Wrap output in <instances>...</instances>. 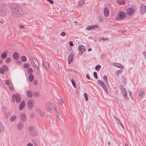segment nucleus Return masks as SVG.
I'll use <instances>...</instances> for the list:
<instances>
[{"instance_id": "obj_1", "label": "nucleus", "mask_w": 146, "mask_h": 146, "mask_svg": "<svg viewBox=\"0 0 146 146\" xmlns=\"http://www.w3.org/2000/svg\"><path fill=\"white\" fill-rule=\"evenodd\" d=\"M11 12L15 18H19L23 14V11L18 5H15L11 7Z\"/></svg>"}, {"instance_id": "obj_2", "label": "nucleus", "mask_w": 146, "mask_h": 146, "mask_svg": "<svg viewBox=\"0 0 146 146\" xmlns=\"http://www.w3.org/2000/svg\"><path fill=\"white\" fill-rule=\"evenodd\" d=\"M30 135L32 137H35L37 135V131L35 127L33 126H29L28 128Z\"/></svg>"}, {"instance_id": "obj_3", "label": "nucleus", "mask_w": 146, "mask_h": 146, "mask_svg": "<svg viewBox=\"0 0 146 146\" xmlns=\"http://www.w3.org/2000/svg\"><path fill=\"white\" fill-rule=\"evenodd\" d=\"M12 102H15V101L17 103H19L21 102V97L20 95L18 94H12Z\"/></svg>"}, {"instance_id": "obj_4", "label": "nucleus", "mask_w": 146, "mask_h": 146, "mask_svg": "<svg viewBox=\"0 0 146 146\" xmlns=\"http://www.w3.org/2000/svg\"><path fill=\"white\" fill-rule=\"evenodd\" d=\"M125 16L126 14L124 12L122 11H119L115 19L117 21H121L123 19Z\"/></svg>"}, {"instance_id": "obj_5", "label": "nucleus", "mask_w": 146, "mask_h": 146, "mask_svg": "<svg viewBox=\"0 0 146 146\" xmlns=\"http://www.w3.org/2000/svg\"><path fill=\"white\" fill-rule=\"evenodd\" d=\"M119 87L125 99L128 100V98L127 94V91L125 89L124 87L122 85H120L119 86Z\"/></svg>"}, {"instance_id": "obj_6", "label": "nucleus", "mask_w": 146, "mask_h": 146, "mask_svg": "<svg viewBox=\"0 0 146 146\" xmlns=\"http://www.w3.org/2000/svg\"><path fill=\"white\" fill-rule=\"evenodd\" d=\"M32 60L35 65V66L37 69V74H38L39 72V65L37 60L35 58H32Z\"/></svg>"}, {"instance_id": "obj_7", "label": "nucleus", "mask_w": 146, "mask_h": 146, "mask_svg": "<svg viewBox=\"0 0 146 146\" xmlns=\"http://www.w3.org/2000/svg\"><path fill=\"white\" fill-rule=\"evenodd\" d=\"M46 110L49 112H51L53 110H55L56 112V107L52 104H49L47 107Z\"/></svg>"}, {"instance_id": "obj_8", "label": "nucleus", "mask_w": 146, "mask_h": 146, "mask_svg": "<svg viewBox=\"0 0 146 146\" xmlns=\"http://www.w3.org/2000/svg\"><path fill=\"white\" fill-rule=\"evenodd\" d=\"M98 82L102 86L106 92V93H107L108 91L107 88L104 82L100 80H98Z\"/></svg>"}, {"instance_id": "obj_9", "label": "nucleus", "mask_w": 146, "mask_h": 146, "mask_svg": "<svg viewBox=\"0 0 146 146\" xmlns=\"http://www.w3.org/2000/svg\"><path fill=\"white\" fill-rule=\"evenodd\" d=\"M134 13V10L132 8H128L126 10V13L129 16H131Z\"/></svg>"}, {"instance_id": "obj_10", "label": "nucleus", "mask_w": 146, "mask_h": 146, "mask_svg": "<svg viewBox=\"0 0 146 146\" xmlns=\"http://www.w3.org/2000/svg\"><path fill=\"white\" fill-rule=\"evenodd\" d=\"M34 102L33 100H29L27 104L28 108L29 109H32L34 107Z\"/></svg>"}, {"instance_id": "obj_11", "label": "nucleus", "mask_w": 146, "mask_h": 146, "mask_svg": "<svg viewBox=\"0 0 146 146\" xmlns=\"http://www.w3.org/2000/svg\"><path fill=\"white\" fill-rule=\"evenodd\" d=\"M103 13L105 17H107L109 16V12L108 7H106L104 9Z\"/></svg>"}, {"instance_id": "obj_12", "label": "nucleus", "mask_w": 146, "mask_h": 146, "mask_svg": "<svg viewBox=\"0 0 146 146\" xmlns=\"http://www.w3.org/2000/svg\"><path fill=\"white\" fill-rule=\"evenodd\" d=\"M98 25H94L89 26L88 27L86 28L87 30H94L95 28H98Z\"/></svg>"}, {"instance_id": "obj_13", "label": "nucleus", "mask_w": 146, "mask_h": 146, "mask_svg": "<svg viewBox=\"0 0 146 146\" xmlns=\"http://www.w3.org/2000/svg\"><path fill=\"white\" fill-rule=\"evenodd\" d=\"M20 118L21 120L23 122L26 121L27 117L25 114L24 113H21L20 115Z\"/></svg>"}, {"instance_id": "obj_14", "label": "nucleus", "mask_w": 146, "mask_h": 146, "mask_svg": "<svg viewBox=\"0 0 146 146\" xmlns=\"http://www.w3.org/2000/svg\"><path fill=\"white\" fill-rule=\"evenodd\" d=\"M74 58V56L72 54L69 55L68 58V64H70L72 62Z\"/></svg>"}, {"instance_id": "obj_15", "label": "nucleus", "mask_w": 146, "mask_h": 146, "mask_svg": "<svg viewBox=\"0 0 146 146\" xmlns=\"http://www.w3.org/2000/svg\"><path fill=\"white\" fill-rule=\"evenodd\" d=\"M35 111L40 116H43L44 115V113L40 109H39L38 108H36L35 110Z\"/></svg>"}, {"instance_id": "obj_16", "label": "nucleus", "mask_w": 146, "mask_h": 146, "mask_svg": "<svg viewBox=\"0 0 146 146\" xmlns=\"http://www.w3.org/2000/svg\"><path fill=\"white\" fill-rule=\"evenodd\" d=\"M78 49L79 51H80L82 52V53L81 54H82V52H84L86 50L85 47L82 45L79 46L78 47Z\"/></svg>"}, {"instance_id": "obj_17", "label": "nucleus", "mask_w": 146, "mask_h": 146, "mask_svg": "<svg viewBox=\"0 0 146 146\" xmlns=\"http://www.w3.org/2000/svg\"><path fill=\"white\" fill-rule=\"evenodd\" d=\"M25 106V102L24 101H23L21 102L20 104L19 109L20 110H22L24 108Z\"/></svg>"}, {"instance_id": "obj_18", "label": "nucleus", "mask_w": 146, "mask_h": 146, "mask_svg": "<svg viewBox=\"0 0 146 146\" xmlns=\"http://www.w3.org/2000/svg\"><path fill=\"white\" fill-rule=\"evenodd\" d=\"M26 94L27 96L29 98H32L33 96L32 92L30 90H27L26 92Z\"/></svg>"}, {"instance_id": "obj_19", "label": "nucleus", "mask_w": 146, "mask_h": 146, "mask_svg": "<svg viewBox=\"0 0 146 146\" xmlns=\"http://www.w3.org/2000/svg\"><path fill=\"white\" fill-rule=\"evenodd\" d=\"M141 10L142 14L145 13L146 11V6L144 5H141Z\"/></svg>"}, {"instance_id": "obj_20", "label": "nucleus", "mask_w": 146, "mask_h": 146, "mask_svg": "<svg viewBox=\"0 0 146 146\" xmlns=\"http://www.w3.org/2000/svg\"><path fill=\"white\" fill-rule=\"evenodd\" d=\"M13 58L15 60H17L19 58V55L18 53L16 52H14L13 55Z\"/></svg>"}, {"instance_id": "obj_21", "label": "nucleus", "mask_w": 146, "mask_h": 146, "mask_svg": "<svg viewBox=\"0 0 146 146\" xmlns=\"http://www.w3.org/2000/svg\"><path fill=\"white\" fill-rule=\"evenodd\" d=\"M85 0H80L78 2V6H82L85 4Z\"/></svg>"}, {"instance_id": "obj_22", "label": "nucleus", "mask_w": 146, "mask_h": 146, "mask_svg": "<svg viewBox=\"0 0 146 146\" xmlns=\"http://www.w3.org/2000/svg\"><path fill=\"white\" fill-rule=\"evenodd\" d=\"M113 65L114 66L118 67L120 69H122L123 68V66L121 64L117 63H114L113 64Z\"/></svg>"}, {"instance_id": "obj_23", "label": "nucleus", "mask_w": 146, "mask_h": 146, "mask_svg": "<svg viewBox=\"0 0 146 146\" xmlns=\"http://www.w3.org/2000/svg\"><path fill=\"white\" fill-rule=\"evenodd\" d=\"M23 127V123L21 122H19L17 125V128L19 130L21 129Z\"/></svg>"}, {"instance_id": "obj_24", "label": "nucleus", "mask_w": 146, "mask_h": 146, "mask_svg": "<svg viewBox=\"0 0 146 146\" xmlns=\"http://www.w3.org/2000/svg\"><path fill=\"white\" fill-rule=\"evenodd\" d=\"M117 3L120 5H124L125 3V1L124 0H117Z\"/></svg>"}, {"instance_id": "obj_25", "label": "nucleus", "mask_w": 146, "mask_h": 146, "mask_svg": "<svg viewBox=\"0 0 146 146\" xmlns=\"http://www.w3.org/2000/svg\"><path fill=\"white\" fill-rule=\"evenodd\" d=\"M7 56V54L6 53L4 52L1 54V57L3 59H5Z\"/></svg>"}, {"instance_id": "obj_26", "label": "nucleus", "mask_w": 146, "mask_h": 146, "mask_svg": "<svg viewBox=\"0 0 146 146\" xmlns=\"http://www.w3.org/2000/svg\"><path fill=\"white\" fill-rule=\"evenodd\" d=\"M5 84L7 86H9L11 84L13 85V84L9 80H7L5 81Z\"/></svg>"}, {"instance_id": "obj_27", "label": "nucleus", "mask_w": 146, "mask_h": 146, "mask_svg": "<svg viewBox=\"0 0 146 146\" xmlns=\"http://www.w3.org/2000/svg\"><path fill=\"white\" fill-rule=\"evenodd\" d=\"M17 117L15 115H13L10 118V121H11L13 122L16 119Z\"/></svg>"}, {"instance_id": "obj_28", "label": "nucleus", "mask_w": 146, "mask_h": 146, "mask_svg": "<svg viewBox=\"0 0 146 146\" xmlns=\"http://www.w3.org/2000/svg\"><path fill=\"white\" fill-rule=\"evenodd\" d=\"M29 81L32 82L33 81L34 79V76L32 74H30L29 76Z\"/></svg>"}, {"instance_id": "obj_29", "label": "nucleus", "mask_w": 146, "mask_h": 146, "mask_svg": "<svg viewBox=\"0 0 146 146\" xmlns=\"http://www.w3.org/2000/svg\"><path fill=\"white\" fill-rule=\"evenodd\" d=\"M27 72L28 74H31L33 72V70L31 68H29L27 69Z\"/></svg>"}, {"instance_id": "obj_30", "label": "nucleus", "mask_w": 146, "mask_h": 146, "mask_svg": "<svg viewBox=\"0 0 146 146\" xmlns=\"http://www.w3.org/2000/svg\"><path fill=\"white\" fill-rule=\"evenodd\" d=\"M43 66L44 67L47 68H49V64L48 62H45L43 64Z\"/></svg>"}, {"instance_id": "obj_31", "label": "nucleus", "mask_w": 146, "mask_h": 146, "mask_svg": "<svg viewBox=\"0 0 146 146\" xmlns=\"http://www.w3.org/2000/svg\"><path fill=\"white\" fill-rule=\"evenodd\" d=\"M103 79L104 80V82L106 83L107 84L108 82V80L107 78L106 75H104L103 77Z\"/></svg>"}, {"instance_id": "obj_32", "label": "nucleus", "mask_w": 146, "mask_h": 146, "mask_svg": "<svg viewBox=\"0 0 146 146\" xmlns=\"http://www.w3.org/2000/svg\"><path fill=\"white\" fill-rule=\"evenodd\" d=\"M6 13L7 12L5 10L1 11L0 13L1 15L2 16H5L6 14Z\"/></svg>"}, {"instance_id": "obj_33", "label": "nucleus", "mask_w": 146, "mask_h": 146, "mask_svg": "<svg viewBox=\"0 0 146 146\" xmlns=\"http://www.w3.org/2000/svg\"><path fill=\"white\" fill-rule=\"evenodd\" d=\"M5 73V69L3 68H0V73L3 74Z\"/></svg>"}, {"instance_id": "obj_34", "label": "nucleus", "mask_w": 146, "mask_h": 146, "mask_svg": "<svg viewBox=\"0 0 146 146\" xmlns=\"http://www.w3.org/2000/svg\"><path fill=\"white\" fill-rule=\"evenodd\" d=\"M21 60L23 62H25L26 61V57L25 56H22L21 57Z\"/></svg>"}, {"instance_id": "obj_35", "label": "nucleus", "mask_w": 146, "mask_h": 146, "mask_svg": "<svg viewBox=\"0 0 146 146\" xmlns=\"http://www.w3.org/2000/svg\"><path fill=\"white\" fill-rule=\"evenodd\" d=\"M71 82L72 83V84L73 85V86L75 88H76V84H75V82L74 80L73 79H72L71 80Z\"/></svg>"}, {"instance_id": "obj_36", "label": "nucleus", "mask_w": 146, "mask_h": 146, "mask_svg": "<svg viewBox=\"0 0 146 146\" xmlns=\"http://www.w3.org/2000/svg\"><path fill=\"white\" fill-rule=\"evenodd\" d=\"M13 85L11 84L9 86H8V88L9 90H14V88L13 86Z\"/></svg>"}, {"instance_id": "obj_37", "label": "nucleus", "mask_w": 146, "mask_h": 146, "mask_svg": "<svg viewBox=\"0 0 146 146\" xmlns=\"http://www.w3.org/2000/svg\"><path fill=\"white\" fill-rule=\"evenodd\" d=\"M3 129V124L0 122V132H1Z\"/></svg>"}, {"instance_id": "obj_38", "label": "nucleus", "mask_w": 146, "mask_h": 146, "mask_svg": "<svg viewBox=\"0 0 146 146\" xmlns=\"http://www.w3.org/2000/svg\"><path fill=\"white\" fill-rule=\"evenodd\" d=\"M122 72V70H117L116 72V73L117 76H119Z\"/></svg>"}, {"instance_id": "obj_39", "label": "nucleus", "mask_w": 146, "mask_h": 146, "mask_svg": "<svg viewBox=\"0 0 146 146\" xmlns=\"http://www.w3.org/2000/svg\"><path fill=\"white\" fill-rule=\"evenodd\" d=\"M84 96L85 99L86 101H87L88 100V97L87 96V95L86 93H84Z\"/></svg>"}, {"instance_id": "obj_40", "label": "nucleus", "mask_w": 146, "mask_h": 146, "mask_svg": "<svg viewBox=\"0 0 146 146\" xmlns=\"http://www.w3.org/2000/svg\"><path fill=\"white\" fill-rule=\"evenodd\" d=\"M101 68V66L100 65H97L95 67V69L97 70H99Z\"/></svg>"}, {"instance_id": "obj_41", "label": "nucleus", "mask_w": 146, "mask_h": 146, "mask_svg": "<svg viewBox=\"0 0 146 146\" xmlns=\"http://www.w3.org/2000/svg\"><path fill=\"white\" fill-rule=\"evenodd\" d=\"M29 65L28 63H25L24 64V67L26 68H29Z\"/></svg>"}, {"instance_id": "obj_42", "label": "nucleus", "mask_w": 146, "mask_h": 146, "mask_svg": "<svg viewBox=\"0 0 146 146\" xmlns=\"http://www.w3.org/2000/svg\"><path fill=\"white\" fill-rule=\"evenodd\" d=\"M94 75L95 78L96 79H97L98 78V77L97 76V73L96 72H94Z\"/></svg>"}, {"instance_id": "obj_43", "label": "nucleus", "mask_w": 146, "mask_h": 146, "mask_svg": "<svg viewBox=\"0 0 146 146\" xmlns=\"http://www.w3.org/2000/svg\"><path fill=\"white\" fill-rule=\"evenodd\" d=\"M144 94V92L143 91H141L139 94V96H142Z\"/></svg>"}, {"instance_id": "obj_44", "label": "nucleus", "mask_w": 146, "mask_h": 146, "mask_svg": "<svg viewBox=\"0 0 146 146\" xmlns=\"http://www.w3.org/2000/svg\"><path fill=\"white\" fill-rule=\"evenodd\" d=\"M66 35V33L64 32H62L60 34V35L62 36H64Z\"/></svg>"}, {"instance_id": "obj_45", "label": "nucleus", "mask_w": 146, "mask_h": 146, "mask_svg": "<svg viewBox=\"0 0 146 146\" xmlns=\"http://www.w3.org/2000/svg\"><path fill=\"white\" fill-rule=\"evenodd\" d=\"M117 122L121 125V126L122 127L123 129H124V128L123 126L121 123L120 122L119 120Z\"/></svg>"}, {"instance_id": "obj_46", "label": "nucleus", "mask_w": 146, "mask_h": 146, "mask_svg": "<svg viewBox=\"0 0 146 146\" xmlns=\"http://www.w3.org/2000/svg\"><path fill=\"white\" fill-rule=\"evenodd\" d=\"M6 62L7 63H9L10 61V58H7L5 60Z\"/></svg>"}, {"instance_id": "obj_47", "label": "nucleus", "mask_w": 146, "mask_h": 146, "mask_svg": "<svg viewBox=\"0 0 146 146\" xmlns=\"http://www.w3.org/2000/svg\"><path fill=\"white\" fill-rule=\"evenodd\" d=\"M108 38H104V37H102L101 38V40H103L106 41L108 40Z\"/></svg>"}, {"instance_id": "obj_48", "label": "nucleus", "mask_w": 146, "mask_h": 146, "mask_svg": "<svg viewBox=\"0 0 146 146\" xmlns=\"http://www.w3.org/2000/svg\"><path fill=\"white\" fill-rule=\"evenodd\" d=\"M3 68H4L5 69V70H7L8 69V68L6 65H4L3 66Z\"/></svg>"}, {"instance_id": "obj_49", "label": "nucleus", "mask_w": 146, "mask_h": 146, "mask_svg": "<svg viewBox=\"0 0 146 146\" xmlns=\"http://www.w3.org/2000/svg\"><path fill=\"white\" fill-rule=\"evenodd\" d=\"M69 45L71 46H73L74 45L73 42L72 41H70L69 42Z\"/></svg>"}, {"instance_id": "obj_50", "label": "nucleus", "mask_w": 146, "mask_h": 146, "mask_svg": "<svg viewBox=\"0 0 146 146\" xmlns=\"http://www.w3.org/2000/svg\"><path fill=\"white\" fill-rule=\"evenodd\" d=\"M59 102L61 104H63V100L62 99H60L59 100Z\"/></svg>"}, {"instance_id": "obj_51", "label": "nucleus", "mask_w": 146, "mask_h": 146, "mask_svg": "<svg viewBox=\"0 0 146 146\" xmlns=\"http://www.w3.org/2000/svg\"><path fill=\"white\" fill-rule=\"evenodd\" d=\"M47 1L49 2L51 4L53 3V1L52 0H47Z\"/></svg>"}, {"instance_id": "obj_52", "label": "nucleus", "mask_w": 146, "mask_h": 146, "mask_svg": "<svg viewBox=\"0 0 146 146\" xmlns=\"http://www.w3.org/2000/svg\"><path fill=\"white\" fill-rule=\"evenodd\" d=\"M27 146H33V145L31 143H29L27 144Z\"/></svg>"}, {"instance_id": "obj_53", "label": "nucleus", "mask_w": 146, "mask_h": 146, "mask_svg": "<svg viewBox=\"0 0 146 146\" xmlns=\"http://www.w3.org/2000/svg\"><path fill=\"white\" fill-rule=\"evenodd\" d=\"M143 53L145 58L146 59V52H143Z\"/></svg>"}, {"instance_id": "obj_54", "label": "nucleus", "mask_w": 146, "mask_h": 146, "mask_svg": "<svg viewBox=\"0 0 146 146\" xmlns=\"http://www.w3.org/2000/svg\"><path fill=\"white\" fill-rule=\"evenodd\" d=\"M34 95L35 96H38V94L37 92H34Z\"/></svg>"}, {"instance_id": "obj_55", "label": "nucleus", "mask_w": 146, "mask_h": 146, "mask_svg": "<svg viewBox=\"0 0 146 146\" xmlns=\"http://www.w3.org/2000/svg\"><path fill=\"white\" fill-rule=\"evenodd\" d=\"M86 78L88 79H90V76H89L88 75V74H87L86 75Z\"/></svg>"}, {"instance_id": "obj_56", "label": "nucleus", "mask_w": 146, "mask_h": 146, "mask_svg": "<svg viewBox=\"0 0 146 146\" xmlns=\"http://www.w3.org/2000/svg\"><path fill=\"white\" fill-rule=\"evenodd\" d=\"M129 95L131 97H132L131 96V91H129Z\"/></svg>"}, {"instance_id": "obj_57", "label": "nucleus", "mask_w": 146, "mask_h": 146, "mask_svg": "<svg viewBox=\"0 0 146 146\" xmlns=\"http://www.w3.org/2000/svg\"><path fill=\"white\" fill-rule=\"evenodd\" d=\"M58 69L59 70L61 69V66H59V65H58Z\"/></svg>"}, {"instance_id": "obj_58", "label": "nucleus", "mask_w": 146, "mask_h": 146, "mask_svg": "<svg viewBox=\"0 0 146 146\" xmlns=\"http://www.w3.org/2000/svg\"><path fill=\"white\" fill-rule=\"evenodd\" d=\"M100 22H102L103 21V19L102 18L100 17Z\"/></svg>"}, {"instance_id": "obj_59", "label": "nucleus", "mask_w": 146, "mask_h": 146, "mask_svg": "<svg viewBox=\"0 0 146 146\" xmlns=\"http://www.w3.org/2000/svg\"><path fill=\"white\" fill-rule=\"evenodd\" d=\"M115 118L117 121V122L119 120L118 118L116 116L115 117Z\"/></svg>"}, {"instance_id": "obj_60", "label": "nucleus", "mask_w": 146, "mask_h": 146, "mask_svg": "<svg viewBox=\"0 0 146 146\" xmlns=\"http://www.w3.org/2000/svg\"><path fill=\"white\" fill-rule=\"evenodd\" d=\"M37 83V82L36 81H35L34 82V84L35 85H36Z\"/></svg>"}, {"instance_id": "obj_61", "label": "nucleus", "mask_w": 146, "mask_h": 146, "mask_svg": "<svg viewBox=\"0 0 146 146\" xmlns=\"http://www.w3.org/2000/svg\"><path fill=\"white\" fill-rule=\"evenodd\" d=\"M19 27L21 29H23L24 28V27L23 26L20 25H19Z\"/></svg>"}, {"instance_id": "obj_62", "label": "nucleus", "mask_w": 146, "mask_h": 146, "mask_svg": "<svg viewBox=\"0 0 146 146\" xmlns=\"http://www.w3.org/2000/svg\"><path fill=\"white\" fill-rule=\"evenodd\" d=\"M3 62V60L2 59H0V64H2Z\"/></svg>"}, {"instance_id": "obj_63", "label": "nucleus", "mask_w": 146, "mask_h": 146, "mask_svg": "<svg viewBox=\"0 0 146 146\" xmlns=\"http://www.w3.org/2000/svg\"><path fill=\"white\" fill-rule=\"evenodd\" d=\"M92 50V48H89L88 49V51H91V50Z\"/></svg>"}, {"instance_id": "obj_64", "label": "nucleus", "mask_w": 146, "mask_h": 146, "mask_svg": "<svg viewBox=\"0 0 146 146\" xmlns=\"http://www.w3.org/2000/svg\"><path fill=\"white\" fill-rule=\"evenodd\" d=\"M56 114L57 115H58V112L57 111V110H56Z\"/></svg>"}]
</instances>
